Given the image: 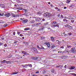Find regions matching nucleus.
Returning <instances> with one entry per match:
<instances>
[{
    "label": "nucleus",
    "mask_w": 76,
    "mask_h": 76,
    "mask_svg": "<svg viewBox=\"0 0 76 76\" xmlns=\"http://www.w3.org/2000/svg\"><path fill=\"white\" fill-rule=\"evenodd\" d=\"M13 35H15V34H16V33H15V32H14L13 33Z\"/></svg>",
    "instance_id": "52"
},
{
    "label": "nucleus",
    "mask_w": 76,
    "mask_h": 76,
    "mask_svg": "<svg viewBox=\"0 0 76 76\" xmlns=\"http://www.w3.org/2000/svg\"><path fill=\"white\" fill-rule=\"evenodd\" d=\"M21 53L22 54H23L25 55H26V54H27V53H26V52L25 51H22V52H21Z\"/></svg>",
    "instance_id": "12"
},
{
    "label": "nucleus",
    "mask_w": 76,
    "mask_h": 76,
    "mask_svg": "<svg viewBox=\"0 0 76 76\" xmlns=\"http://www.w3.org/2000/svg\"><path fill=\"white\" fill-rule=\"evenodd\" d=\"M32 76H38V75H33Z\"/></svg>",
    "instance_id": "62"
},
{
    "label": "nucleus",
    "mask_w": 76,
    "mask_h": 76,
    "mask_svg": "<svg viewBox=\"0 0 76 76\" xmlns=\"http://www.w3.org/2000/svg\"><path fill=\"white\" fill-rule=\"evenodd\" d=\"M58 7H56V8H55V9H56V10H58Z\"/></svg>",
    "instance_id": "60"
},
{
    "label": "nucleus",
    "mask_w": 76,
    "mask_h": 76,
    "mask_svg": "<svg viewBox=\"0 0 76 76\" xmlns=\"http://www.w3.org/2000/svg\"><path fill=\"white\" fill-rule=\"evenodd\" d=\"M17 34H18V35H19L20 34V32H18Z\"/></svg>",
    "instance_id": "56"
},
{
    "label": "nucleus",
    "mask_w": 76,
    "mask_h": 76,
    "mask_svg": "<svg viewBox=\"0 0 76 76\" xmlns=\"http://www.w3.org/2000/svg\"><path fill=\"white\" fill-rule=\"evenodd\" d=\"M18 72H15L12 73V75H16V74H18Z\"/></svg>",
    "instance_id": "24"
},
{
    "label": "nucleus",
    "mask_w": 76,
    "mask_h": 76,
    "mask_svg": "<svg viewBox=\"0 0 76 76\" xmlns=\"http://www.w3.org/2000/svg\"><path fill=\"white\" fill-rule=\"evenodd\" d=\"M0 23H1V24H4L5 22L3 21L0 20Z\"/></svg>",
    "instance_id": "16"
},
{
    "label": "nucleus",
    "mask_w": 76,
    "mask_h": 76,
    "mask_svg": "<svg viewBox=\"0 0 76 76\" xmlns=\"http://www.w3.org/2000/svg\"><path fill=\"white\" fill-rule=\"evenodd\" d=\"M6 61H6V60H3V61L1 62V63H6Z\"/></svg>",
    "instance_id": "32"
},
{
    "label": "nucleus",
    "mask_w": 76,
    "mask_h": 76,
    "mask_svg": "<svg viewBox=\"0 0 76 76\" xmlns=\"http://www.w3.org/2000/svg\"><path fill=\"white\" fill-rule=\"evenodd\" d=\"M51 39L52 40V41H53V42H54L55 40H54V37H51Z\"/></svg>",
    "instance_id": "18"
},
{
    "label": "nucleus",
    "mask_w": 76,
    "mask_h": 76,
    "mask_svg": "<svg viewBox=\"0 0 76 76\" xmlns=\"http://www.w3.org/2000/svg\"><path fill=\"white\" fill-rule=\"evenodd\" d=\"M45 72H46L44 70L43 71V74H44V73H45Z\"/></svg>",
    "instance_id": "43"
},
{
    "label": "nucleus",
    "mask_w": 76,
    "mask_h": 76,
    "mask_svg": "<svg viewBox=\"0 0 76 76\" xmlns=\"http://www.w3.org/2000/svg\"><path fill=\"white\" fill-rule=\"evenodd\" d=\"M37 48H39H39H39V47L38 45H37Z\"/></svg>",
    "instance_id": "58"
},
{
    "label": "nucleus",
    "mask_w": 76,
    "mask_h": 76,
    "mask_svg": "<svg viewBox=\"0 0 76 76\" xmlns=\"http://www.w3.org/2000/svg\"><path fill=\"white\" fill-rule=\"evenodd\" d=\"M68 34H69V35H71L72 34V33H69Z\"/></svg>",
    "instance_id": "59"
},
{
    "label": "nucleus",
    "mask_w": 76,
    "mask_h": 76,
    "mask_svg": "<svg viewBox=\"0 0 76 76\" xmlns=\"http://www.w3.org/2000/svg\"><path fill=\"white\" fill-rule=\"evenodd\" d=\"M55 47V46L54 45H53L51 47V48H53Z\"/></svg>",
    "instance_id": "39"
},
{
    "label": "nucleus",
    "mask_w": 76,
    "mask_h": 76,
    "mask_svg": "<svg viewBox=\"0 0 76 76\" xmlns=\"http://www.w3.org/2000/svg\"><path fill=\"white\" fill-rule=\"evenodd\" d=\"M48 23H44V25H45V26H47V25H48Z\"/></svg>",
    "instance_id": "30"
},
{
    "label": "nucleus",
    "mask_w": 76,
    "mask_h": 76,
    "mask_svg": "<svg viewBox=\"0 0 76 76\" xmlns=\"http://www.w3.org/2000/svg\"><path fill=\"white\" fill-rule=\"evenodd\" d=\"M39 48V49H42V50H47V48H44V47H43L42 46V47L41 48Z\"/></svg>",
    "instance_id": "23"
},
{
    "label": "nucleus",
    "mask_w": 76,
    "mask_h": 76,
    "mask_svg": "<svg viewBox=\"0 0 76 76\" xmlns=\"http://www.w3.org/2000/svg\"><path fill=\"white\" fill-rule=\"evenodd\" d=\"M71 75H73L74 76H76V74L75 73H71Z\"/></svg>",
    "instance_id": "33"
},
{
    "label": "nucleus",
    "mask_w": 76,
    "mask_h": 76,
    "mask_svg": "<svg viewBox=\"0 0 76 76\" xmlns=\"http://www.w3.org/2000/svg\"><path fill=\"white\" fill-rule=\"evenodd\" d=\"M61 18H64V17H63V15H61Z\"/></svg>",
    "instance_id": "48"
},
{
    "label": "nucleus",
    "mask_w": 76,
    "mask_h": 76,
    "mask_svg": "<svg viewBox=\"0 0 76 76\" xmlns=\"http://www.w3.org/2000/svg\"><path fill=\"white\" fill-rule=\"evenodd\" d=\"M71 22H72V23H73V22H75V20H71Z\"/></svg>",
    "instance_id": "51"
},
{
    "label": "nucleus",
    "mask_w": 76,
    "mask_h": 76,
    "mask_svg": "<svg viewBox=\"0 0 76 76\" xmlns=\"http://www.w3.org/2000/svg\"><path fill=\"white\" fill-rule=\"evenodd\" d=\"M58 53H59V54H59L60 55H61V51H58Z\"/></svg>",
    "instance_id": "40"
},
{
    "label": "nucleus",
    "mask_w": 76,
    "mask_h": 76,
    "mask_svg": "<svg viewBox=\"0 0 76 76\" xmlns=\"http://www.w3.org/2000/svg\"><path fill=\"white\" fill-rule=\"evenodd\" d=\"M56 27H58V28H59V25L58 24H56Z\"/></svg>",
    "instance_id": "37"
},
{
    "label": "nucleus",
    "mask_w": 76,
    "mask_h": 76,
    "mask_svg": "<svg viewBox=\"0 0 76 76\" xmlns=\"http://www.w3.org/2000/svg\"><path fill=\"white\" fill-rule=\"evenodd\" d=\"M26 69H25V68L21 70V71L22 72H24L26 71Z\"/></svg>",
    "instance_id": "28"
},
{
    "label": "nucleus",
    "mask_w": 76,
    "mask_h": 76,
    "mask_svg": "<svg viewBox=\"0 0 76 76\" xmlns=\"http://www.w3.org/2000/svg\"><path fill=\"white\" fill-rule=\"evenodd\" d=\"M70 7H72V8H73V7H75V5H71L70 6Z\"/></svg>",
    "instance_id": "34"
},
{
    "label": "nucleus",
    "mask_w": 76,
    "mask_h": 76,
    "mask_svg": "<svg viewBox=\"0 0 76 76\" xmlns=\"http://www.w3.org/2000/svg\"><path fill=\"white\" fill-rule=\"evenodd\" d=\"M39 20L37 19L36 18V20H30V23H31V24H34V23H38V22H39Z\"/></svg>",
    "instance_id": "2"
},
{
    "label": "nucleus",
    "mask_w": 76,
    "mask_h": 76,
    "mask_svg": "<svg viewBox=\"0 0 76 76\" xmlns=\"http://www.w3.org/2000/svg\"><path fill=\"white\" fill-rule=\"evenodd\" d=\"M67 67V65H65L64 66V68H66Z\"/></svg>",
    "instance_id": "63"
},
{
    "label": "nucleus",
    "mask_w": 76,
    "mask_h": 76,
    "mask_svg": "<svg viewBox=\"0 0 76 76\" xmlns=\"http://www.w3.org/2000/svg\"><path fill=\"white\" fill-rule=\"evenodd\" d=\"M28 20L25 19L22 21V23H27V22H28Z\"/></svg>",
    "instance_id": "9"
},
{
    "label": "nucleus",
    "mask_w": 76,
    "mask_h": 76,
    "mask_svg": "<svg viewBox=\"0 0 76 76\" xmlns=\"http://www.w3.org/2000/svg\"><path fill=\"white\" fill-rule=\"evenodd\" d=\"M35 73L37 74V73H39V72L38 71H37L35 72Z\"/></svg>",
    "instance_id": "55"
},
{
    "label": "nucleus",
    "mask_w": 76,
    "mask_h": 76,
    "mask_svg": "<svg viewBox=\"0 0 76 76\" xmlns=\"http://www.w3.org/2000/svg\"><path fill=\"white\" fill-rule=\"evenodd\" d=\"M11 62L10 61H7L6 62V63H7V64H9V63H10Z\"/></svg>",
    "instance_id": "27"
},
{
    "label": "nucleus",
    "mask_w": 76,
    "mask_h": 76,
    "mask_svg": "<svg viewBox=\"0 0 76 76\" xmlns=\"http://www.w3.org/2000/svg\"><path fill=\"white\" fill-rule=\"evenodd\" d=\"M4 16L6 18H9L10 16V14L9 13H7L5 14Z\"/></svg>",
    "instance_id": "6"
},
{
    "label": "nucleus",
    "mask_w": 76,
    "mask_h": 76,
    "mask_svg": "<svg viewBox=\"0 0 76 76\" xmlns=\"http://www.w3.org/2000/svg\"><path fill=\"white\" fill-rule=\"evenodd\" d=\"M20 56L18 55H16L15 56V57L16 58H17L18 59H19V58H20V57H19Z\"/></svg>",
    "instance_id": "20"
},
{
    "label": "nucleus",
    "mask_w": 76,
    "mask_h": 76,
    "mask_svg": "<svg viewBox=\"0 0 76 76\" xmlns=\"http://www.w3.org/2000/svg\"><path fill=\"white\" fill-rule=\"evenodd\" d=\"M63 53H64V52L61 51V55H63Z\"/></svg>",
    "instance_id": "46"
},
{
    "label": "nucleus",
    "mask_w": 76,
    "mask_h": 76,
    "mask_svg": "<svg viewBox=\"0 0 76 76\" xmlns=\"http://www.w3.org/2000/svg\"><path fill=\"white\" fill-rule=\"evenodd\" d=\"M67 58H68V56H63L61 57V58L62 59H67Z\"/></svg>",
    "instance_id": "8"
},
{
    "label": "nucleus",
    "mask_w": 76,
    "mask_h": 76,
    "mask_svg": "<svg viewBox=\"0 0 76 76\" xmlns=\"http://www.w3.org/2000/svg\"><path fill=\"white\" fill-rule=\"evenodd\" d=\"M23 11L24 13H27L28 12V11L27 10L25 9H23Z\"/></svg>",
    "instance_id": "14"
},
{
    "label": "nucleus",
    "mask_w": 76,
    "mask_h": 76,
    "mask_svg": "<svg viewBox=\"0 0 76 76\" xmlns=\"http://www.w3.org/2000/svg\"><path fill=\"white\" fill-rule=\"evenodd\" d=\"M71 1V0H66V3H70Z\"/></svg>",
    "instance_id": "25"
},
{
    "label": "nucleus",
    "mask_w": 76,
    "mask_h": 76,
    "mask_svg": "<svg viewBox=\"0 0 76 76\" xmlns=\"http://www.w3.org/2000/svg\"><path fill=\"white\" fill-rule=\"evenodd\" d=\"M31 59L32 60H38V57H34L31 58Z\"/></svg>",
    "instance_id": "10"
},
{
    "label": "nucleus",
    "mask_w": 76,
    "mask_h": 76,
    "mask_svg": "<svg viewBox=\"0 0 76 76\" xmlns=\"http://www.w3.org/2000/svg\"><path fill=\"white\" fill-rule=\"evenodd\" d=\"M43 15L46 18H50L51 16V14L50 13H48V12H47L46 13H44Z\"/></svg>",
    "instance_id": "1"
},
{
    "label": "nucleus",
    "mask_w": 76,
    "mask_h": 76,
    "mask_svg": "<svg viewBox=\"0 0 76 76\" xmlns=\"http://www.w3.org/2000/svg\"><path fill=\"white\" fill-rule=\"evenodd\" d=\"M65 27H66V28H69V29H70L72 28H73V27H72L70 26V25H69V24H66L65 26Z\"/></svg>",
    "instance_id": "7"
},
{
    "label": "nucleus",
    "mask_w": 76,
    "mask_h": 76,
    "mask_svg": "<svg viewBox=\"0 0 76 76\" xmlns=\"http://www.w3.org/2000/svg\"><path fill=\"white\" fill-rule=\"evenodd\" d=\"M51 72H52V73H54V69H53L52 70Z\"/></svg>",
    "instance_id": "41"
},
{
    "label": "nucleus",
    "mask_w": 76,
    "mask_h": 76,
    "mask_svg": "<svg viewBox=\"0 0 76 76\" xmlns=\"http://www.w3.org/2000/svg\"><path fill=\"white\" fill-rule=\"evenodd\" d=\"M52 24V25H55V24H58V23H57V22L53 21Z\"/></svg>",
    "instance_id": "13"
},
{
    "label": "nucleus",
    "mask_w": 76,
    "mask_h": 76,
    "mask_svg": "<svg viewBox=\"0 0 76 76\" xmlns=\"http://www.w3.org/2000/svg\"><path fill=\"white\" fill-rule=\"evenodd\" d=\"M63 22H68V20H66V19H64L63 20Z\"/></svg>",
    "instance_id": "29"
},
{
    "label": "nucleus",
    "mask_w": 76,
    "mask_h": 76,
    "mask_svg": "<svg viewBox=\"0 0 76 76\" xmlns=\"http://www.w3.org/2000/svg\"><path fill=\"white\" fill-rule=\"evenodd\" d=\"M37 15H38V16H41V15H42V13L40 12H39L37 13Z\"/></svg>",
    "instance_id": "15"
},
{
    "label": "nucleus",
    "mask_w": 76,
    "mask_h": 76,
    "mask_svg": "<svg viewBox=\"0 0 76 76\" xmlns=\"http://www.w3.org/2000/svg\"><path fill=\"white\" fill-rule=\"evenodd\" d=\"M13 16L14 18H15V17H18L19 16V15L18 14H16L15 15H13Z\"/></svg>",
    "instance_id": "17"
},
{
    "label": "nucleus",
    "mask_w": 76,
    "mask_h": 76,
    "mask_svg": "<svg viewBox=\"0 0 76 76\" xmlns=\"http://www.w3.org/2000/svg\"><path fill=\"white\" fill-rule=\"evenodd\" d=\"M75 50V48H71L70 50H69V51H71V54L72 53H73V52H74V51Z\"/></svg>",
    "instance_id": "11"
},
{
    "label": "nucleus",
    "mask_w": 76,
    "mask_h": 76,
    "mask_svg": "<svg viewBox=\"0 0 76 76\" xmlns=\"http://www.w3.org/2000/svg\"><path fill=\"white\" fill-rule=\"evenodd\" d=\"M64 53L65 54H71V51H67V50H66L64 51Z\"/></svg>",
    "instance_id": "4"
},
{
    "label": "nucleus",
    "mask_w": 76,
    "mask_h": 76,
    "mask_svg": "<svg viewBox=\"0 0 76 76\" xmlns=\"http://www.w3.org/2000/svg\"><path fill=\"white\" fill-rule=\"evenodd\" d=\"M42 21H45V19H42Z\"/></svg>",
    "instance_id": "64"
},
{
    "label": "nucleus",
    "mask_w": 76,
    "mask_h": 76,
    "mask_svg": "<svg viewBox=\"0 0 76 76\" xmlns=\"http://www.w3.org/2000/svg\"><path fill=\"white\" fill-rule=\"evenodd\" d=\"M61 48H64V46H61Z\"/></svg>",
    "instance_id": "54"
},
{
    "label": "nucleus",
    "mask_w": 76,
    "mask_h": 76,
    "mask_svg": "<svg viewBox=\"0 0 76 76\" xmlns=\"http://www.w3.org/2000/svg\"><path fill=\"white\" fill-rule=\"evenodd\" d=\"M18 42V41H15L14 42V44H16Z\"/></svg>",
    "instance_id": "38"
},
{
    "label": "nucleus",
    "mask_w": 76,
    "mask_h": 76,
    "mask_svg": "<svg viewBox=\"0 0 76 76\" xmlns=\"http://www.w3.org/2000/svg\"><path fill=\"white\" fill-rule=\"evenodd\" d=\"M17 9H18V10H22V9H23V8H22L21 7H18V8H17Z\"/></svg>",
    "instance_id": "19"
},
{
    "label": "nucleus",
    "mask_w": 76,
    "mask_h": 76,
    "mask_svg": "<svg viewBox=\"0 0 76 76\" xmlns=\"http://www.w3.org/2000/svg\"><path fill=\"white\" fill-rule=\"evenodd\" d=\"M52 26L53 27H55H55H56V25H52Z\"/></svg>",
    "instance_id": "44"
},
{
    "label": "nucleus",
    "mask_w": 76,
    "mask_h": 76,
    "mask_svg": "<svg viewBox=\"0 0 76 76\" xmlns=\"http://www.w3.org/2000/svg\"><path fill=\"white\" fill-rule=\"evenodd\" d=\"M44 48H47V46H45Z\"/></svg>",
    "instance_id": "61"
},
{
    "label": "nucleus",
    "mask_w": 76,
    "mask_h": 76,
    "mask_svg": "<svg viewBox=\"0 0 76 76\" xmlns=\"http://www.w3.org/2000/svg\"><path fill=\"white\" fill-rule=\"evenodd\" d=\"M4 47H7V44H5L4 45Z\"/></svg>",
    "instance_id": "50"
},
{
    "label": "nucleus",
    "mask_w": 76,
    "mask_h": 76,
    "mask_svg": "<svg viewBox=\"0 0 76 76\" xmlns=\"http://www.w3.org/2000/svg\"><path fill=\"white\" fill-rule=\"evenodd\" d=\"M28 67H32V64H28Z\"/></svg>",
    "instance_id": "31"
},
{
    "label": "nucleus",
    "mask_w": 76,
    "mask_h": 76,
    "mask_svg": "<svg viewBox=\"0 0 76 76\" xmlns=\"http://www.w3.org/2000/svg\"><path fill=\"white\" fill-rule=\"evenodd\" d=\"M71 46L70 45H69V46L67 45V47L68 48H71Z\"/></svg>",
    "instance_id": "36"
},
{
    "label": "nucleus",
    "mask_w": 76,
    "mask_h": 76,
    "mask_svg": "<svg viewBox=\"0 0 76 76\" xmlns=\"http://www.w3.org/2000/svg\"><path fill=\"white\" fill-rule=\"evenodd\" d=\"M73 53H76V50H74V52H73Z\"/></svg>",
    "instance_id": "49"
},
{
    "label": "nucleus",
    "mask_w": 76,
    "mask_h": 76,
    "mask_svg": "<svg viewBox=\"0 0 76 76\" xmlns=\"http://www.w3.org/2000/svg\"><path fill=\"white\" fill-rule=\"evenodd\" d=\"M43 44H45V45H47L48 46V47L50 48V43L49 42H46L44 44L43 43Z\"/></svg>",
    "instance_id": "5"
},
{
    "label": "nucleus",
    "mask_w": 76,
    "mask_h": 76,
    "mask_svg": "<svg viewBox=\"0 0 76 76\" xmlns=\"http://www.w3.org/2000/svg\"><path fill=\"white\" fill-rule=\"evenodd\" d=\"M23 15H24V16H27V14H26V13H24Z\"/></svg>",
    "instance_id": "45"
},
{
    "label": "nucleus",
    "mask_w": 76,
    "mask_h": 76,
    "mask_svg": "<svg viewBox=\"0 0 76 76\" xmlns=\"http://www.w3.org/2000/svg\"><path fill=\"white\" fill-rule=\"evenodd\" d=\"M28 64H26V65H25V66H26V67H28Z\"/></svg>",
    "instance_id": "53"
},
{
    "label": "nucleus",
    "mask_w": 76,
    "mask_h": 76,
    "mask_svg": "<svg viewBox=\"0 0 76 76\" xmlns=\"http://www.w3.org/2000/svg\"><path fill=\"white\" fill-rule=\"evenodd\" d=\"M75 69V67L74 66H72L70 67V68H69V69Z\"/></svg>",
    "instance_id": "21"
},
{
    "label": "nucleus",
    "mask_w": 76,
    "mask_h": 76,
    "mask_svg": "<svg viewBox=\"0 0 76 76\" xmlns=\"http://www.w3.org/2000/svg\"><path fill=\"white\" fill-rule=\"evenodd\" d=\"M20 37H23V34H20Z\"/></svg>",
    "instance_id": "47"
},
{
    "label": "nucleus",
    "mask_w": 76,
    "mask_h": 76,
    "mask_svg": "<svg viewBox=\"0 0 76 76\" xmlns=\"http://www.w3.org/2000/svg\"><path fill=\"white\" fill-rule=\"evenodd\" d=\"M41 24V23H38L37 24H34V26H38V25H39Z\"/></svg>",
    "instance_id": "22"
},
{
    "label": "nucleus",
    "mask_w": 76,
    "mask_h": 76,
    "mask_svg": "<svg viewBox=\"0 0 76 76\" xmlns=\"http://www.w3.org/2000/svg\"><path fill=\"white\" fill-rule=\"evenodd\" d=\"M0 16H3V14L1 13H0Z\"/></svg>",
    "instance_id": "42"
},
{
    "label": "nucleus",
    "mask_w": 76,
    "mask_h": 76,
    "mask_svg": "<svg viewBox=\"0 0 76 76\" xmlns=\"http://www.w3.org/2000/svg\"><path fill=\"white\" fill-rule=\"evenodd\" d=\"M7 25H8L7 24H4L3 26L4 27H6V26H7Z\"/></svg>",
    "instance_id": "35"
},
{
    "label": "nucleus",
    "mask_w": 76,
    "mask_h": 76,
    "mask_svg": "<svg viewBox=\"0 0 76 76\" xmlns=\"http://www.w3.org/2000/svg\"><path fill=\"white\" fill-rule=\"evenodd\" d=\"M29 29H30V28H26L24 30L25 31H28V30H29Z\"/></svg>",
    "instance_id": "26"
},
{
    "label": "nucleus",
    "mask_w": 76,
    "mask_h": 76,
    "mask_svg": "<svg viewBox=\"0 0 76 76\" xmlns=\"http://www.w3.org/2000/svg\"><path fill=\"white\" fill-rule=\"evenodd\" d=\"M32 50L33 52H34V53H38V52L37 50V49L35 48H32Z\"/></svg>",
    "instance_id": "3"
},
{
    "label": "nucleus",
    "mask_w": 76,
    "mask_h": 76,
    "mask_svg": "<svg viewBox=\"0 0 76 76\" xmlns=\"http://www.w3.org/2000/svg\"><path fill=\"white\" fill-rule=\"evenodd\" d=\"M1 39H2V40H4V38H1Z\"/></svg>",
    "instance_id": "57"
}]
</instances>
